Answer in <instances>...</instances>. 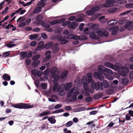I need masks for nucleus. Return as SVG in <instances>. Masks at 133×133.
<instances>
[{
	"label": "nucleus",
	"instance_id": "obj_10",
	"mask_svg": "<svg viewBox=\"0 0 133 133\" xmlns=\"http://www.w3.org/2000/svg\"><path fill=\"white\" fill-rule=\"evenodd\" d=\"M77 24L74 22H70L69 23L68 26L69 28H71L72 29H75L77 26L78 25Z\"/></svg>",
	"mask_w": 133,
	"mask_h": 133
},
{
	"label": "nucleus",
	"instance_id": "obj_21",
	"mask_svg": "<svg viewBox=\"0 0 133 133\" xmlns=\"http://www.w3.org/2000/svg\"><path fill=\"white\" fill-rule=\"evenodd\" d=\"M103 86L105 88H107L109 87V84L108 81L106 80H104L103 81Z\"/></svg>",
	"mask_w": 133,
	"mask_h": 133
},
{
	"label": "nucleus",
	"instance_id": "obj_57",
	"mask_svg": "<svg viewBox=\"0 0 133 133\" xmlns=\"http://www.w3.org/2000/svg\"><path fill=\"white\" fill-rule=\"evenodd\" d=\"M62 105V104H58L54 107V108L55 109H59L61 108Z\"/></svg>",
	"mask_w": 133,
	"mask_h": 133
},
{
	"label": "nucleus",
	"instance_id": "obj_25",
	"mask_svg": "<svg viewBox=\"0 0 133 133\" xmlns=\"http://www.w3.org/2000/svg\"><path fill=\"white\" fill-rule=\"evenodd\" d=\"M59 84L58 83H56L53 86V90L56 92L57 91V90L59 88H58Z\"/></svg>",
	"mask_w": 133,
	"mask_h": 133
},
{
	"label": "nucleus",
	"instance_id": "obj_49",
	"mask_svg": "<svg viewBox=\"0 0 133 133\" xmlns=\"http://www.w3.org/2000/svg\"><path fill=\"white\" fill-rule=\"evenodd\" d=\"M41 36L42 38L45 39H46L48 38L47 35L44 33H42L41 34Z\"/></svg>",
	"mask_w": 133,
	"mask_h": 133
},
{
	"label": "nucleus",
	"instance_id": "obj_4",
	"mask_svg": "<svg viewBox=\"0 0 133 133\" xmlns=\"http://www.w3.org/2000/svg\"><path fill=\"white\" fill-rule=\"evenodd\" d=\"M98 71L99 73L95 72L94 73V76L96 78H98L100 81H102L104 78V77L102 74H105L104 69L99 67Z\"/></svg>",
	"mask_w": 133,
	"mask_h": 133
},
{
	"label": "nucleus",
	"instance_id": "obj_59",
	"mask_svg": "<svg viewBox=\"0 0 133 133\" xmlns=\"http://www.w3.org/2000/svg\"><path fill=\"white\" fill-rule=\"evenodd\" d=\"M85 25V24L84 23H82L79 26V29L80 30H83L84 26Z\"/></svg>",
	"mask_w": 133,
	"mask_h": 133
},
{
	"label": "nucleus",
	"instance_id": "obj_58",
	"mask_svg": "<svg viewBox=\"0 0 133 133\" xmlns=\"http://www.w3.org/2000/svg\"><path fill=\"white\" fill-rule=\"evenodd\" d=\"M25 62L26 65H29L30 64L31 61L29 59H27L25 61Z\"/></svg>",
	"mask_w": 133,
	"mask_h": 133
},
{
	"label": "nucleus",
	"instance_id": "obj_28",
	"mask_svg": "<svg viewBox=\"0 0 133 133\" xmlns=\"http://www.w3.org/2000/svg\"><path fill=\"white\" fill-rule=\"evenodd\" d=\"M68 71L67 70H66L63 71L61 74V78H65L68 74Z\"/></svg>",
	"mask_w": 133,
	"mask_h": 133
},
{
	"label": "nucleus",
	"instance_id": "obj_47",
	"mask_svg": "<svg viewBox=\"0 0 133 133\" xmlns=\"http://www.w3.org/2000/svg\"><path fill=\"white\" fill-rule=\"evenodd\" d=\"M6 45L9 48H11L16 46L17 45V44H8Z\"/></svg>",
	"mask_w": 133,
	"mask_h": 133
},
{
	"label": "nucleus",
	"instance_id": "obj_34",
	"mask_svg": "<svg viewBox=\"0 0 133 133\" xmlns=\"http://www.w3.org/2000/svg\"><path fill=\"white\" fill-rule=\"evenodd\" d=\"M40 63V61L38 60H34V62L32 63V65L35 66L38 65Z\"/></svg>",
	"mask_w": 133,
	"mask_h": 133
},
{
	"label": "nucleus",
	"instance_id": "obj_41",
	"mask_svg": "<svg viewBox=\"0 0 133 133\" xmlns=\"http://www.w3.org/2000/svg\"><path fill=\"white\" fill-rule=\"evenodd\" d=\"M92 100V98L90 97H87L85 99V101L88 102H91Z\"/></svg>",
	"mask_w": 133,
	"mask_h": 133
},
{
	"label": "nucleus",
	"instance_id": "obj_3",
	"mask_svg": "<svg viewBox=\"0 0 133 133\" xmlns=\"http://www.w3.org/2000/svg\"><path fill=\"white\" fill-rule=\"evenodd\" d=\"M30 105V103H20L18 104H13L12 106L16 108L26 109L33 107V105Z\"/></svg>",
	"mask_w": 133,
	"mask_h": 133
},
{
	"label": "nucleus",
	"instance_id": "obj_18",
	"mask_svg": "<svg viewBox=\"0 0 133 133\" xmlns=\"http://www.w3.org/2000/svg\"><path fill=\"white\" fill-rule=\"evenodd\" d=\"M3 78L5 81H9L11 79L10 76L8 74H4L3 75Z\"/></svg>",
	"mask_w": 133,
	"mask_h": 133
},
{
	"label": "nucleus",
	"instance_id": "obj_22",
	"mask_svg": "<svg viewBox=\"0 0 133 133\" xmlns=\"http://www.w3.org/2000/svg\"><path fill=\"white\" fill-rule=\"evenodd\" d=\"M51 113L50 111H44L43 112L39 114V116L40 117L44 116L46 115H49Z\"/></svg>",
	"mask_w": 133,
	"mask_h": 133
},
{
	"label": "nucleus",
	"instance_id": "obj_30",
	"mask_svg": "<svg viewBox=\"0 0 133 133\" xmlns=\"http://www.w3.org/2000/svg\"><path fill=\"white\" fill-rule=\"evenodd\" d=\"M38 36V35L37 34H35L34 35H29V38L31 40H33L37 38Z\"/></svg>",
	"mask_w": 133,
	"mask_h": 133
},
{
	"label": "nucleus",
	"instance_id": "obj_46",
	"mask_svg": "<svg viewBox=\"0 0 133 133\" xmlns=\"http://www.w3.org/2000/svg\"><path fill=\"white\" fill-rule=\"evenodd\" d=\"M64 109L65 110L67 111H69L71 110L72 109V108L70 106H67L65 107Z\"/></svg>",
	"mask_w": 133,
	"mask_h": 133
},
{
	"label": "nucleus",
	"instance_id": "obj_26",
	"mask_svg": "<svg viewBox=\"0 0 133 133\" xmlns=\"http://www.w3.org/2000/svg\"><path fill=\"white\" fill-rule=\"evenodd\" d=\"M48 119V121L51 124H54L56 122V119L51 117H49Z\"/></svg>",
	"mask_w": 133,
	"mask_h": 133
},
{
	"label": "nucleus",
	"instance_id": "obj_23",
	"mask_svg": "<svg viewBox=\"0 0 133 133\" xmlns=\"http://www.w3.org/2000/svg\"><path fill=\"white\" fill-rule=\"evenodd\" d=\"M117 20L116 19L111 20L108 22V23H111L109 24L111 25H116L117 22Z\"/></svg>",
	"mask_w": 133,
	"mask_h": 133
},
{
	"label": "nucleus",
	"instance_id": "obj_56",
	"mask_svg": "<svg viewBox=\"0 0 133 133\" xmlns=\"http://www.w3.org/2000/svg\"><path fill=\"white\" fill-rule=\"evenodd\" d=\"M80 36L77 35H74L72 36V38L74 39H78L79 40Z\"/></svg>",
	"mask_w": 133,
	"mask_h": 133
},
{
	"label": "nucleus",
	"instance_id": "obj_12",
	"mask_svg": "<svg viewBox=\"0 0 133 133\" xmlns=\"http://www.w3.org/2000/svg\"><path fill=\"white\" fill-rule=\"evenodd\" d=\"M89 36L91 38L95 39H98L99 37L96 35L95 33L93 32L89 34Z\"/></svg>",
	"mask_w": 133,
	"mask_h": 133
},
{
	"label": "nucleus",
	"instance_id": "obj_13",
	"mask_svg": "<svg viewBox=\"0 0 133 133\" xmlns=\"http://www.w3.org/2000/svg\"><path fill=\"white\" fill-rule=\"evenodd\" d=\"M105 65L107 67L111 68L113 69H114L115 66L114 65L112 64L111 63L108 62H106L104 63Z\"/></svg>",
	"mask_w": 133,
	"mask_h": 133
},
{
	"label": "nucleus",
	"instance_id": "obj_61",
	"mask_svg": "<svg viewBox=\"0 0 133 133\" xmlns=\"http://www.w3.org/2000/svg\"><path fill=\"white\" fill-rule=\"evenodd\" d=\"M38 5L41 6L40 7H41L42 8V7H44L45 6V4L42 1L41 2L39 3Z\"/></svg>",
	"mask_w": 133,
	"mask_h": 133
},
{
	"label": "nucleus",
	"instance_id": "obj_63",
	"mask_svg": "<svg viewBox=\"0 0 133 133\" xmlns=\"http://www.w3.org/2000/svg\"><path fill=\"white\" fill-rule=\"evenodd\" d=\"M26 24L25 22H23L21 23L18 25V26L20 27H22L25 26Z\"/></svg>",
	"mask_w": 133,
	"mask_h": 133
},
{
	"label": "nucleus",
	"instance_id": "obj_55",
	"mask_svg": "<svg viewBox=\"0 0 133 133\" xmlns=\"http://www.w3.org/2000/svg\"><path fill=\"white\" fill-rule=\"evenodd\" d=\"M10 55V54L9 52H6L4 53L3 55V56L4 57H6L9 56Z\"/></svg>",
	"mask_w": 133,
	"mask_h": 133
},
{
	"label": "nucleus",
	"instance_id": "obj_33",
	"mask_svg": "<svg viewBox=\"0 0 133 133\" xmlns=\"http://www.w3.org/2000/svg\"><path fill=\"white\" fill-rule=\"evenodd\" d=\"M87 77L89 78V79H87V80H88V82L89 83H91V82L90 81V80H93L92 79V76H91V74L90 73H89L87 74Z\"/></svg>",
	"mask_w": 133,
	"mask_h": 133
},
{
	"label": "nucleus",
	"instance_id": "obj_31",
	"mask_svg": "<svg viewBox=\"0 0 133 133\" xmlns=\"http://www.w3.org/2000/svg\"><path fill=\"white\" fill-rule=\"evenodd\" d=\"M43 17L42 15H39L36 17V20L37 21L40 22L43 19Z\"/></svg>",
	"mask_w": 133,
	"mask_h": 133
},
{
	"label": "nucleus",
	"instance_id": "obj_35",
	"mask_svg": "<svg viewBox=\"0 0 133 133\" xmlns=\"http://www.w3.org/2000/svg\"><path fill=\"white\" fill-rule=\"evenodd\" d=\"M64 111V109H61L59 110H56L53 112V114L59 113L63 112Z\"/></svg>",
	"mask_w": 133,
	"mask_h": 133
},
{
	"label": "nucleus",
	"instance_id": "obj_45",
	"mask_svg": "<svg viewBox=\"0 0 133 133\" xmlns=\"http://www.w3.org/2000/svg\"><path fill=\"white\" fill-rule=\"evenodd\" d=\"M114 91L111 89H109L107 90L106 91V93L109 95H110L113 93Z\"/></svg>",
	"mask_w": 133,
	"mask_h": 133
},
{
	"label": "nucleus",
	"instance_id": "obj_32",
	"mask_svg": "<svg viewBox=\"0 0 133 133\" xmlns=\"http://www.w3.org/2000/svg\"><path fill=\"white\" fill-rule=\"evenodd\" d=\"M118 27H116L115 28H112V34L113 35H116L117 32V29Z\"/></svg>",
	"mask_w": 133,
	"mask_h": 133
},
{
	"label": "nucleus",
	"instance_id": "obj_1",
	"mask_svg": "<svg viewBox=\"0 0 133 133\" xmlns=\"http://www.w3.org/2000/svg\"><path fill=\"white\" fill-rule=\"evenodd\" d=\"M79 94L78 89L76 87H74L68 91L67 96L68 98L71 97L74 101H76L77 100V96Z\"/></svg>",
	"mask_w": 133,
	"mask_h": 133
},
{
	"label": "nucleus",
	"instance_id": "obj_43",
	"mask_svg": "<svg viewBox=\"0 0 133 133\" xmlns=\"http://www.w3.org/2000/svg\"><path fill=\"white\" fill-rule=\"evenodd\" d=\"M132 11V10H127L125 12H124L122 13L121 14V15L122 16L124 15L125 14H127Z\"/></svg>",
	"mask_w": 133,
	"mask_h": 133
},
{
	"label": "nucleus",
	"instance_id": "obj_37",
	"mask_svg": "<svg viewBox=\"0 0 133 133\" xmlns=\"http://www.w3.org/2000/svg\"><path fill=\"white\" fill-rule=\"evenodd\" d=\"M41 57L40 55L38 54L34 56L32 58L33 60H37Z\"/></svg>",
	"mask_w": 133,
	"mask_h": 133
},
{
	"label": "nucleus",
	"instance_id": "obj_51",
	"mask_svg": "<svg viewBox=\"0 0 133 133\" xmlns=\"http://www.w3.org/2000/svg\"><path fill=\"white\" fill-rule=\"evenodd\" d=\"M130 118H131L130 116L129 115L128 113L127 114H126V115H125V120H127V121H129V120H131V119H130Z\"/></svg>",
	"mask_w": 133,
	"mask_h": 133
},
{
	"label": "nucleus",
	"instance_id": "obj_11",
	"mask_svg": "<svg viewBox=\"0 0 133 133\" xmlns=\"http://www.w3.org/2000/svg\"><path fill=\"white\" fill-rule=\"evenodd\" d=\"M132 24V22L131 21H129L128 22H127L125 24L124 27L125 28H128V30H131L133 29L132 28H131L130 27H129Z\"/></svg>",
	"mask_w": 133,
	"mask_h": 133
},
{
	"label": "nucleus",
	"instance_id": "obj_7",
	"mask_svg": "<svg viewBox=\"0 0 133 133\" xmlns=\"http://www.w3.org/2000/svg\"><path fill=\"white\" fill-rule=\"evenodd\" d=\"M97 34L100 37H107L109 35L108 31L102 29L101 31H99L97 32Z\"/></svg>",
	"mask_w": 133,
	"mask_h": 133
},
{
	"label": "nucleus",
	"instance_id": "obj_39",
	"mask_svg": "<svg viewBox=\"0 0 133 133\" xmlns=\"http://www.w3.org/2000/svg\"><path fill=\"white\" fill-rule=\"evenodd\" d=\"M9 8L8 7H6L5 9L2 11V12L1 13H0V14H2V15H4V14H5L7 12V11L8 10Z\"/></svg>",
	"mask_w": 133,
	"mask_h": 133
},
{
	"label": "nucleus",
	"instance_id": "obj_54",
	"mask_svg": "<svg viewBox=\"0 0 133 133\" xmlns=\"http://www.w3.org/2000/svg\"><path fill=\"white\" fill-rule=\"evenodd\" d=\"M37 44L36 41H33L31 42L30 43V45L31 46H35Z\"/></svg>",
	"mask_w": 133,
	"mask_h": 133
},
{
	"label": "nucleus",
	"instance_id": "obj_27",
	"mask_svg": "<svg viewBox=\"0 0 133 133\" xmlns=\"http://www.w3.org/2000/svg\"><path fill=\"white\" fill-rule=\"evenodd\" d=\"M57 91L59 92V93L61 96H63L65 92L63 89H61L59 88Z\"/></svg>",
	"mask_w": 133,
	"mask_h": 133
},
{
	"label": "nucleus",
	"instance_id": "obj_17",
	"mask_svg": "<svg viewBox=\"0 0 133 133\" xmlns=\"http://www.w3.org/2000/svg\"><path fill=\"white\" fill-rule=\"evenodd\" d=\"M88 80H87L86 79L85 82L83 83V87L84 89L86 90H87L88 89V85L91 83H88Z\"/></svg>",
	"mask_w": 133,
	"mask_h": 133
},
{
	"label": "nucleus",
	"instance_id": "obj_60",
	"mask_svg": "<svg viewBox=\"0 0 133 133\" xmlns=\"http://www.w3.org/2000/svg\"><path fill=\"white\" fill-rule=\"evenodd\" d=\"M83 18L82 17H80L76 19L77 22H82L83 21Z\"/></svg>",
	"mask_w": 133,
	"mask_h": 133
},
{
	"label": "nucleus",
	"instance_id": "obj_48",
	"mask_svg": "<svg viewBox=\"0 0 133 133\" xmlns=\"http://www.w3.org/2000/svg\"><path fill=\"white\" fill-rule=\"evenodd\" d=\"M58 20L57 19H55L52 21L50 23V24L51 25H54L58 23Z\"/></svg>",
	"mask_w": 133,
	"mask_h": 133
},
{
	"label": "nucleus",
	"instance_id": "obj_2",
	"mask_svg": "<svg viewBox=\"0 0 133 133\" xmlns=\"http://www.w3.org/2000/svg\"><path fill=\"white\" fill-rule=\"evenodd\" d=\"M91 82V85L92 88L95 89L96 91L99 90H102L103 89V83L98 81L96 83L94 80H90Z\"/></svg>",
	"mask_w": 133,
	"mask_h": 133
},
{
	"label": "nucleus",
	"instance_id": "obj_53",
	"mask_svg": "<svg viewBox=\"0 0 133 133\" xmlns=\"http://www.w3.org/2000/svg\"><path fill=\"white\" fill-rule=\"evenodd\" d=\"M41 85L43 89H46L47 85L45 83H42Z\"/></svg>",
	"mask_w": 133,
	"mask_h": 133
},
{
	"label": "nucleus",
	"instance_id": "obj_20",
	"mask_svg": "<svg viewBox=\"0 0 133 133\" xmlns=\"http://www.w3.org/2000/svg\"><path fill=\"white\" fill-rule=\"evenodd\" d=\"M42 8L40 6H38L36 7L34 10L33 12L35 14H37L40 12L42 10Z\"/></svg>",
	"mask_w": 133,
	"mask_h": 133
},
{
	"label": "nucleus",
	"instance_id": "obj_52",
	"mask_svg": "<svg viewBox=\"0 0 133 133\" xmlns=\"http://www.w3.org/2000/svg\"><path fill=\"white\" fill-rule=\"evenodd\" d=\"M32 55V52H29L28 53L26 54V57L28 58H30L31 57Z\"/></svg>",
	"mask_w": 133,
	"mask_h": 133
},
{
	"label": "nucleus",
	"instance_id": "obj_9",
	"mask_svg": "<svg viewBox=\"0 0 133 133\" xmlns=\"http://www.w3.org/2000/svg\"><path fill=\"white\" fill-rule=\"evenodd\" d=\"M44 42L43 41L40 42L38 44V46L36 48V50L40 51L42 50L43 48Z\"/></svg>",
	"mask_w": 133,
	"mask_h": 133
},
{
	"label": "nucleus",
	"instance_id": "obj_40",
	"mask_svg": "<svg viewBox=\"0 0 133 133\" xmlns=\"http://www.w3.org/2000/svg\"><path fill=\"white\" fill-rule=\"evenodd\" d=\"M125 7L127 8H133V3H130L126 4L125 5Z\"/></svg>",
	"mask_w": 133,
	"mask_h": 133
},
{
	"label": "nucleus",
	"instance_id": "obj_50",
	"mask_svg": "<svg viewBox=\"0 0 133 133\" xmlns=\"http://www.w3.org/2000/svg\"><path fill=\"white\" fill-rule=\"evenodd\" d=\"M42 25L45 28H49L50 27V26L49 25L47 24H45V23H43Z\"/></svg>",
	"mask_w": 133,
	"mask_h": 133
},
{
	"label": "nucleus",
	"instance_id": "obj_42",
	"mask_svg": "<svg viewBox=\"0 0 133 133\" xmlns=\"http://www.w3.org/2000/svg\"><path fill=\"white\" fill-rule=\"evenodd\" d=\"M38 71L36 69H33L31 70L32 74L34 76H37Z\"/></svg>",
	"mask_w": 133,
	"mask_h": 133
},
{
	"label": "nucleus",
	"instance_id": "obj_29",
	"mask_svg": "<svg viewBox=\"0 0 133 133\" xmlns=\"http://www.w3.org/2000/svg\"><path fill=\"white\" fill-rule=\"evenodd\" d=\"M105 73H107L108 74L112 75L113 74V72L110 69L106 68L104 69Z\"/></svg>",
	"mask_w": 133,
	"mask_h": 133
},
{
	"label": "nucleus",
	"instance_id": "obj_62",
	"mask_svg": "<svg viewBox=\"0 0 133 133\" xmlns=\"http://www.w3.org/2000/svg\"><path fill=\"white\" fill-rule=\"evenodd\" d=\"M120 75L123 76L125 77L127 76V74L124 71H122L120 74Z\"/></svg>",
	"mask_w": 133,
	"mask_h": 133
},
{
	"label": "nucleus",
	"instance_id": "obj_44",
	"mask_svg": "<svg viewBox=\"0 0 133 133\" xmlns=\"http://www.w3.org/2000/svg\"><path fill=\"white\" fill-rule=\"evenodd\" d=\"M87 39V37L85 35H82L80 36L79 40H85Z\"/></svg>",
	"mask_w": 133,
	"mask_h": 133
},
{
	"label": "nucleus",
	"instance_id": "obj_5",
	"mask_svg": "<svg viewBox=\"0 0 133 133\" xmlns=\"http://www.w3.org/2000/svg\"><path fill=\"white\" fill-rule=\"evenodd\" d=\"M100 8L99 6H95L92 7L91 10L87 11L86 13L88 15H91L95 13V12L99 10Z\"/></svg>",
	"mask_w": 133,
	"mask_h": 133
},
{
	"label": "nucleus",
	"instance_id": "obj_14",
	"mask_svg": "<svg viewBox=\"0 0 133 133\" xmlns=\"http://www.w3.org/2000/svg\"><path fill=\"white\" fill-rule=\"evenodd\" d=\"M27 53V51H23L19 52V55L21 56L20 59H23L26 57V55Z\"/></svg>",
	"mask_w": 133,
	"mask_h": 133
},
{
	"label": "nucleus",
	"instance_id": "obj_64",
	"mask_svg": "<svg viewBox=\"0 0 133 133\" xmlns=\"http://www.w3.org/2000/svg\"><path fill=\"white\" fill-rule=\"evenodd\" d=\"M43 74V73L42 72L40 71H38V72L37 73V76L38 77H40Z\"/></svg>",
	"mask_w": 133,
	"mask_h": 133
},
{
	"label": "nucleus",
	"instance_id": "obj_15",
	"mask_svg": "<svg viewBox=\"0 0 133 133\" xmlns=\"http://www.w3.org/2000/svg\"><path fill=\"white\" fill-rule=\"evenodd\" d=\"M58 45L59 44L58 43H56L53 45L52 48L55 52H56L59 50V48L58 47Z\"/></svg>",
	"mask_w": 133,
	"mask_h": 133
},
{
	"label": "nucleus",
	"instance_id": "obj_6",
	"mask_svg": "<svg viewBox=\"0 0 133 133\" xmlns=\"http://www.w3.org/2000/svg\"><path fill=\"white\" fill-rule=\"evenodd\" d=\"M116 1L113 0H107L105 2L106 4H104L103 6L104 7H111L114 5V4L116 3Z\"/></svg>",
	"mask_w": 133,
	"mask_h": 133
},
{
	"label": "nucleus",
	"instance_id": "obj_24",
	"mask_svg": "<svg viewBox=\"0 0 133 133\" xmlns=\"http://www.w3.org/2000/svg\"><path fill=\"white\" fill-rule=\"evenodd\" d=\"M53 44L52 42H49L45 45V48L46 49H49L52 46Z\"/></svg>",
	"mask_w": 133,
	"mask_h": 133
},
{
	"label": "nucleus",
	"instance_id": "obj_36",
	"mask_svg": "<svg viewBox=\"0 0 133 133\" xmlns=\"http://www.w3.org/2000/svg\"><path fill=\"white\" fill-rule=\"evenodd\" d=\"M73 124V122L72 121H70L65 124V126L67 127H69L72 125Z\"/></svg>",
	"mask_w": 133,
	"mask_h": 133
},
{
	"label": "nucleus",
	"instance_id": "obj_16",
	"mask_svg": "<svg viewBox=\"0 0 133 133\" xmlns=\"http://www.w3.org/2000/svg\"><path fill=\"white\" fill-rule=\"evenodd\" d=\"M103 95V92H100L95 95L93 96V98L95 99H97L102 97Z\"/></svg>",
	"mask_w": 133,
	"mask_h": 133
},
{
	"label": "nucleus",
	"instance_id": "obj_19",
	"mask_svg": "<svg viewBox=\"0 0 133 133\" xmlns=\"http://www.w3.org/2000/svg\"><path fill=\"white\" fill-rule=\"evenodd\" d=\"M122 83L124 85H126L128 83L129 81L127 78L126 77L123 78L122 79Z\"/></svg>",
	"mask_w": 133,
	"mask_h": 133
},
{
	"label": "nucleus",
	"instance_id": "obj_8",
	"mask_svg": "<svg viewBox=\"0 0 133 133\" xmlns=\"http://www.w3.org/2000/svg\"><path fill=\"white\" fill-rule=\"evenodd\" d=\"M58 40L60 42L61 44H64L66 43L68 41L66 39V37L65 36H62L59 38Z\"/></svg>",
	"mask_w": 133,
	"mask_h": 133
},
{
	"label": "nucleus",
	"instance_id": "obj_38",
	"mask_svg": "<svg viewBox=\"0 0 133 133\" xmlns=\"http://www.w3.org/2000/svg\"><path fill=\"white\" fill-rule=\"evenodd\" d=\"M46 56L43 59V61H48L51 58V56L50 55H46Z\"/></svg>",
	"mask_w": 133,
	"mask_h": 133
}]
</instances>
